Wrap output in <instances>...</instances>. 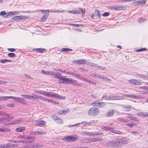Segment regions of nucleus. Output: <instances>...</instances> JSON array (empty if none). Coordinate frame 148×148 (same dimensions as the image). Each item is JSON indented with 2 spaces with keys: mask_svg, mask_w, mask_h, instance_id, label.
Wrapping results in <instances>:
<instances>
[{
  "mask_svg": "<svg viewBox=\"0 0 148 148\" xmlns=\"http://www.w3.org/2000/svg\"><path fill=\"white\" fill-rule=\"evenodd\" d=\"M143 112H139L137 113V115L138 116L143 117Z\"/></svg>",
  "mask_w": 148,
  "mask_h": 148,
  "instance_id": "47",
  "label": "nucleus"
},
{
  "mask_svg": "<svg viewBox=\"0 0 148 148\" xmlns=\"http://www.w3.org/2000/svg\"><path fill=\"white\" fill-rule=\"evenodd\" d=\"M98 101H95L94 102H93L91 103V105L94 106H97V103H98Z\"/></svg>",
  "mask_w": 148,
  "mask_h": 148,
  "instance_id": "55",
  "label": "nucleus"
},
{
  "mask_svg": "<svg viewBox=\"0 0 148 148\" xmlns=\"http://www.w3.org/2000/svg\"><path fill=\"white\" fill-rule=\"evenodd\" d=\"M113 96H105L102 97V99L105 100H113Z\"/></svg>",
  "mask_w": 148,
  "mask_h": 148,
  "instance_id": "26",
  "label": "nucleus"
},
{
  "mask_svg": "<svg viewBox=\"0 0 148 148\" xmlns=\"http://www.w3.org/2000/svg\"><path fill=\"white\" fill-rule=\"evenodd\" d=\"M86 142L89 143L90 142H92V138H86L85 139Z\"/></svg>",
  "mask_w": 148,
  "mask_h": 148,
  "instance_id": "52",
  "label": "nucleus"
},
{
  "mask_svg": "<svg viewBox=\"0 0 148 148\" xmlns=\"http://www.w3.org/2000/svg\"><path fill=\"white\" fill-rule=\"evenodd\" d=\"M107 8L109 10H123L124 7H123L120 6H107Z\"/></svg>",
  "mask_w": 148,
  "mask_h": 148,
  "instance_id": "8",
  "label": "nucleus"
},
{
  "mask_svg": "<svg viewBox=\"0 0 148 148\" xmlns=\"http://www.w3.org/2000/svg\"><path fill=\"white\" fill-rule=\"evenodd\" d=\"M124 96H113V100H122L124 99Z\"/></svg>",
  "mask_w": 148,
  "mask_h": 148,
  "instance_id": "21",
  "label": "nucleus"
},
{
  "mask_svg": "<svg viewBox=\"0 0 148 148\" xmlns=\"http://www.w3.org/2000/svg\"><path fill=\"white\" fill-rule=\"evenodd\" d=\"M73 63H75L77 64H79V60H73Z\"/></svg>",
  "mask_w": 148,
  "mask_h": 148,
  "instance_id": "46",
  "label": "nucleus"
},
{
  "mask_svg": "<svg viewBox=\"0 0 148 148\" xmlns=\"http://www.w3.org/2000/svg\"><path fill=\"white\" fill-rule=\"evenodd\" d=\"M97 67H96L97 68H99L101 69H102V70H105L106 69V68L105 67L102 66H99L98 64V66H97Z\"/></svg>",
  "mask_w": 148,
  "mask_h": 148,
  "instance_id": "58",
  "label": "nucleus"
},
{
  "mask_svg": "<svg viewBox=\"0 0 148 148\" xmlns=\"http://www.w3.org/2000/svg\"><path fill=\"white\" fill-rule=\"evenodd\" d=\"M134 116L132 115H128L127 116V117L130 119H131L132 120L134 118Z\"/></svg>",
  "mask_w": 148,
  "mask_h": 148,
  "instance_id": "62",
  "label": "nucleus"
},
{
  "mask_svg": "<svg viewBox=\"0 0 148 148\" xmlns=\"http://www.w3.org/2000/svg\"><path fill=\"white\" fill-rule=\"evenodd\" d=\"M52 117L53 119L56 121L57 123L60 124H62L63 123V120L61 118L55 115H53Z\"/></svg>",
  "mask_w": 148,
  "mask_h": 148,
  "instance_id": "7",
  "label": "nucleus"
},
{
  "mask_svg": "<svg viewBox=\"0 0 148 148\" xmlns=\"http://www.w3.org/2000/svg\"><path fill=\"white\" fill-rule=\"evenodd\" d=\"M25 139L28 140L30 143H31L34 142L35 138L33 136H28L26 137Z\"/></svg>",
  "mask_w": 148,
  "mask_h": 148,
  "instance_id": "20",
  "label": "nucleus"
},
{
  "mask_svg": "<svg viewBox=\"0 0 148 148\" xmlns=\"http://www.w3.org/2000/svg\"><path fill=\"white\" fill-rule=\"evenodd\" d=\"M128 82L130 84L137 85H140L142 83L135 79H131L128 80Z\"/></svg>",
  "mask_w": 148,
  "mask_h": 148,
  "instance_id": "11",
  "label": "nucleus"
},
{
  "mask_svg": "<svg viewBox=\"0 0 148 148\" xmlns=\"http://www.w3.org/2000/svg\"><path fill=\"white\" fill-rule=\"evenodd\" d=\"M32 148H42L43 147V145L40 144H35L32 145Z\"/></svg>",
  "mask_w": 148,
  "mask_h": 148,
  "instance_id": "15",
  "label": "nucleus"
},
{
  "mask_svg": "<svg viewBox=\"0 0 148 148\" xmlns=\"http://www.w3.org/2000/svg\"><path fill=\"white\" fill-rule=\"evenodd\" d=\"M50 10H46L45 13L44 14L41 18V21L42 22H44L49 15V13Z\"/></svg>",
  "mask_w": 148,
  "mask_h": 148,
  "instance_id": "9",
  "label": "nucleus"
},
{
  "mask_svg": "<svg viewBox=\"0 0 148 148\" xmlns=\"http://www.w3.org/2000/svg\"><path fill=\"white\" fill-rule=\"evenodd\" d=\"M27 17V16H14L12 18V19L17 21H18L22 19H26Z\"/></svg>",
  "mask_w": 148,
  "mask_h": 148,
  "instance_id": "10",
  "label": "nucleus"
},
{
  "mask_svg": "<svg viewBox=\"0 0 148 148\" xmlns=\"http://www.w3.org/2000/svg\"><path fill=\"white\" fill-rule=\"evenodd\" d=\"M21 96L24 97L25 98L30 99L32 100H34V96H33L24 95H21Z\"/></svg>",
  "mask_w": 148,
  "mask_h": 148,
  "instance_id": "24",
  "label": "nucleus"
},
{
  "mask_svg": "<svg viewBox=\"0 0 148 148\" xmlns=\"http://www.w3.org/2000/svg\"><path fill=\"white\" fill-rule=\"evenodd\" d=\"M47 95L48 97H53L55 99H64L65 98V97H63L61 95H59L58 94L52 92H48Z\"/></svg>",
  "mask_w": 148,
  "mask_h": 148,
  "instance_id": "4",
  "label": "nucleus"
},
{
  "mask_svg": "<svg viewBox=\"0 0 148 148\" xmlns=\"http://www.w3.org/2000/svg\"><path fill=\"white\" fill-rule=\"evenodd\" d=\"M7 116L8 118L10 119H12L14 118V116H11L9 114H7Z\"/></svg>",
  "mask_w": 148,
  "mask_h": 148,
  "instance_id": "61",
  "label": "nucleus"
},
{
  "mask_svg": "<svg viewBox=\"0 0 148 148\" xmlns=\"http://www.w3.org/2000/svg\"><path fill=\"white\" fill-rule=\"evenodd\" d=\"M105 106V103L103 102H98L97 105V106L99 108H102Z\"/></svg>",
  "mask_w": 148,
  "mask_h": 148,
  "instance_id": "22",
  "label": "nucleus"
},
{
  "mask_svg": "<svg viewBox=\"0 0 148 148\" xmlns=\"http://www.w3.org/2000/svg\"><path fill=\"white\" fill-rule=\"evenodd\" d=\"M35 97H34L33 99L34 100H36V101H38V100L40 99V96H37V95H36L35 94L33 95Z\"/></svg>",
  "mask_w": 148,
  "mask_h": 148,
  "instance_id": "40",
  "label": "nucleus"
},
{
  "mask_svg": "<svg viewBox=\"0 0 148 148\" xmlns=\"http://www.w3.org/2000/svg\"><path fill=\"white\" fill-rule=\"evenodd\" d=\"M34 123L36 126L40 127H43L46 125V122L44 121L37 120L35 121Z\"/></svg>",
  "mask_w": 148,
  "mask_h": 148,
  "instance_id": "6",
  "label": "nucleus"
},
{
  "mask_svg": "<svg viewBox=\"0 0 148 148\" xmlns=\"http://www.w3.org/2000/svg\"><path fill=\"white\" fill-rule=\"evenodd\" d=\"M68 12L70 13H72L73 14H79L80 13V12L79 11L76 10H69Z\"/></svg>",
  "mask_w": 148,
  "mask_h": 148,
  "instance_id": "31",
  "label": "nucleus"
},
{
  "mask_svg": "<svg viewBox=\"0 0 148 148\" xmlns=\"http://www.w3.org/2000/svg\"><path fill=\"white\" fill-rule=\"evenodd\" d=\"M86 65H88V66H91L94 67H97L98 64H96L91 62H89L88 61H87Z\"/></svg>",
  "mask_w": 148,
  "mask_h": 148,
  "instance_id": "19",
  "label": "nucleus"
},
{
  "mask_svg": "<svg viewBox=\"0 0 148 148\" xmlns=\"http://www.w3.org/2000/svg\"><path fill=\"white\" fill-rule=\"evenodd\" d=\"M110 15V13L108 12H105L103 14V16H107Z\"/></svg>",
  "mask_w": 148,
  "mask_h": 148,
  "instance_id": "53",
  "label": "nucleus"
},
{
  "mask_svg": "<svg viewBox=\"0 0 148 148\" xmlns=\"http://www.w3.org/2000/svg\"><path fill=\"white\" fill-rule=\"evenodd\" d=\"M43 91H42L40 90H37L35 92L39 93L40 94L42 95L43 93Z\"/></svg>",
  "mask_w": 148,
  "mask_h": 148,
  "instance_id": "60",
  "label": "nucleus"
},
{
  "mask_svg": "<svg viewBox=\"0 0 148 148\" xmlns=\"http://www.w3.org/2000/svg\"><path fill=\"white\" fill-rule=\"evenodd\" d=\"M145 19L143 18H141L138 19V22L139 23H142L145 21Z\"/></svg>",
  "mask_w": 148,
  "mask_h": 148,
  "instance_id": "48",
  "label": "nucleus"
},
{
  "mask_svg": "<svg viewBox=\"0 0 148 148\" xmlns=\"http://www.w3.org/2000/svg\"><path fill=\"white\" fill-rule=\"evenodd\" d=\"M123 107L124 108V110L127 112L130 111L132 109L131 106L130 105H128L127 106H123Z\"/></svg>",
  "mask_w": 148,
  "mask_h": 148,
  "instance_id": "17",
  "label": "nucleus"
},
{
  "mask_svg": "<svg viewBox=\"0 0 148 148\" xmlns=\"http://www.w3.org/2000/svg\"><path fill=\"white\" fill-rule=\"evenodd\" d=\"M70 110L69 109H65L64 110H60L58 111V113L60 114H67V112H69Z\"/></svg>",
  "mask_w": 148,
  "mask_h": 148,
  "instance_id": "18",
  "label": "nucleus"
},
{
  "mask_svg": "<svg viewBox=\"0 0 148 148\" xmlns=\"http://www.w3.org/2000/svg\"><path fill=\"white\" fill-rule=\"evenodd\" d=\"M147 49L145 48H143L139 49L137 50L136 51L138 52L143 51L147 50Z\"/></svg>",
  "mask_w": 148,
  "mask_h": 148,
  "instance_id": "43",
  "label": "nucleus"
},
{
  "mask_svg": "<svg viewBox=\"0 0 148 148\" xmlns=\"http://www.w3.org/2000/svg\"><path fill=\"white\" fill-rule=\"evenodd\" d=\"M81 71H84V72H87L88 71V70L83 68H81Z\"/></svg>",
  "mask_w": 148,
  "mask_h": 148,
  "instance_id": "56",
  "label": "nucleus"
},
{
  "mask_svg": "<svg viewBox=\"0 0 148 148\" xmlns=\"http://www.w3.org/2000/svg\"><path fill=\"white\" fill-rule=\"evenodd\" d=\"M72 50L71 49H70L67 48H63L61 49L62 52H66L67 51H72Z\"/></svg>",
  "mask_w": 148,
  "mask_h": 148,
  "instance_id": "39",
  "label": "nucleus"
},
{
  "mask_svg": "<svg viewBox=\"0 0 148 148\" xmlns=\"http://www.w3.org/2000/svg\"><path fill=\"white\" fill-rule=\"evenodd\" d=\"M102 139L101 138H92V142H96L97 141H101Z\"/></svg>",
  "mask_w": 148,
  "mask_h": 148,
  "instance_id": "34",
  "label": "nucleus"
},
{
  "mask_svg": "<svg viewBox=\"0 0 148 148\" xmlns=\"http://www.w3.org/2000/svg\"><path fill=\"white\" fill-rule=\"evenodd\" d=\"M109 131H110L112 133H114L115 130L114 128L110 127Z\"/></svg>",
  "mask_w": 148,
  "mask_h": 148,
  "instance_id": "63",
  "label": "nucleus"
},
{
  "mask_svg": "<svg viewBox=\"0 0 148 148\" xmlns=\"http://www.w3.org/2000/svg\"><path fill=\"white\" fill-rule=\"evenodd\" d=\"M74 76L75 77L81 80H83V79H84V77L83 76L78 74H74Z\"/></svg>",
  "mask_w": 148,
  "mask_h": 148,
  "instance_id": "28",
  "label": "nucleus"
},
{
  "mask_svg": "<svg viewBox=\"0 0 148 148\" xmlns=\"http://www.w3.org/2000/svg\"><path fill=\"white\" fill-rule=\"evenodd\" d=\"M81 134L84 135L91 136V132H83L81 133Z\"/></svg>",
  "mask_w": 148,
  "mask_h": 148,
  "instance_id": "32",
  "label": "nucleus"
},
{
  "mask_svg": "<svg viewBox=\"0 0 148 148\" xmlns=\"http://www.w3.org/2000/svg\"><path fill=\"white\" fill-rule=\"evenodd\" d=\"M70 25L71 26H72L74 27H79L80 26V24H70Z\"/></svg>",
  "mask_w": 148,
  "mask_h": 148,
  "instance_id": "54",
  "label": "nucleus"
},
{
  "mask_svg": "<svg viewBox=\"0 0 148 148\" xmlns=\"http://www.w3.org/2000/svg\"><path fill=\"white\" fill-rule=\"evenodd\" d=\"M15 54L14 53H9L8 54V56L10 57H14L15 56Z\"/></svg>",
  "mask_w": 148,
  "mask_h": 148,
  "instance_id": "44",
  "label": "nucleus"
},
{
  "mask_svg": "<svg viewBox=\"0 0 148 148\" xmlns=\"http://www.w3.org/2000/svg\"><path fill=\"white\" fill-rule=\"evenodd\" d=\"M8 50L10 52H14L15 51L16 49L13 48H9L8 49Z\"/></svg>",
  "mask_w": 148,
  "mask_h": 148,
  "instance_id": "64",
  "label": "nucleus"
},
{
  "mask_svg": "<svg viewBox=\"0 0 148 148\" xmlns=\"http://www.w3.org/2000/svg\"><path fill=\"white\" fill-rule=\"evenodd\" d=\"M87 60L84 59H81L79 60V64H86Z\"/></svg>",
  "mask_w": 148,
  "mask_h": 148,
  "instance_id": "30",
  "label": "nucleus"
},
{
  "mask_svg": "<svg viewBox=\"0 0 148 148\" xmlns=\"http://www.w3.org/2000/svg\"><path fill=\"white\" fill-rule=\"evenodd\" d=\"M79 9L81 10L82 13V16H84V15L85 13V10L84 9H82V8H80Z\"/></svg>",
  "mask_w": 148,
  "mask_h": 148,
  "instance_id": "45",
  "label": "nucleus"
},
{
  "mask_svg": "<svg viewBox=\"0 0 148 148\" xmlns=\"http://www.w3.org/2000/svg\"><path fill=\"white\" fill-rule=\"evenodd\" d=\"M61 80L62 81V84H73L74 85H76L77 86H80L81 85L77 83L76 81L74 79H72L71 78H68L65 77V76H62L61 78Z\"/></svg>",
  "mask_w": 148,
  "mask_h": 148,
  "instance_id": "1",
  "label": "nucleus"
},
{
  "mask_svg": "<svg viewBox=\"0 0 148 148\" xmlns=\"http://www.w3.org/2000/svg\"><path fill=\"white\" fill-rule=\"evenodd\" d=\"M99 112V109L95 107H92L90 109L88 113L90 115L96 116Z\"/></svg>",
  "mask_w": 148,
  "mask_h": 148,
  "instance_id": "3",
  "label": "nucleus"
},
{
  "mask_svg": "<svg viewBox=\"0 0 148 148\" xmlns=\"http://www.w3.org/2000/svg\"><path fill=\"white\" fill-rule=\"evenodd\" d=\"M114 112V110H112L107 112L105 114V115L108 117H111L112 116Z\"/></svg>",
  "mask_w": 148,
  "mask_h": 148,
  "instance_id": "16",
  "label": "nucleus"
},
{
  "mask_svg": "<svg viewBox=\"0 0 148 148\" xmlns=\"http://www.w3.org/2000/svg\"><path fill=\"white\" fill-rule=\"evenodd\" d=\"M148 116V112H143V117H145Z\"/></svg>",
  "mask_w": 148,
  "mask_h": 148,
  "instance_id": "59",
  "label": "nucleus"
},
{
  "mask_svg": "<svg viewBox=\"0 0 148 148\" xmlns=\"http://www.w3.org/2000/svg\"><path fill=\"white\" fill-rule=\"evenodd\" d=\"M81 124H84L85 125H88V124H89V123H88V122H87V121H82L81 122Z\"/></svg>",
  "mask_w": 148,
  "mask_h": 148,
  "instance_id": "57",
  "label": "nucleus"
},
{
  "mask_svg": "<svg viewBox=\"0 0 148 148\" xmlns=\"http://www.w3.org/2000/svg\"><path fill=\"white\" fill-rule=\"evenodd\" d=\"M14 104L12 103H10L7 104V106L11 108H13Z\"/></svg>",
  "mask_w": 148,
  "mask_h": 148,
  "instance_id": "51",
  "label": "nucleus"
},
{
  "mask_svg": "<svg viewBox=\"0 0 148 148\" xmlns=\"http://www.w3.org/2000/svg\"><path fill=\"white\" fill-rule=\"evenodd\" d=\"M100 79H102L105 80L107 81L108 82H111L112 81V80L111 79L109 78H108L107 77H103L101 75H99V78Z\"/></svg>",
  "mask_w": 148,
  "mask_h": 148,
  "instance_id": "29",
  "label": "nucleus"
},
{
  "mask_svg": "<svg viewBox=\"0 0 148 148\" xmlns=\"http://www.w3.org/2000/svg\"><path fill=\"white\" fill-rule=\"evenodd\" d=\"M121 145H125L128 143V141L127 140H122L120 141Z\"/></svg>",
  "mask_w": 148,
  "mask_h": 148,
  "instance_id": "33",
  "label": "nucleus"
},
{
  "mask_svg": "<svg viewBox=\"0 0 148 148\" xmlns=\"http://www.w3.org/2000/svg\"><path fill=\"white\" fill-rule=\"evenodd\" d=\"M34 134L37 135H42L46 134L45 132H43L41 131H35L32 132Z\"/></svg>",
  "mask_w": 148,
  "mask_h": 148,
  "instance_id": "23",
  "label": "nucleus"
},
{
  "mask_svg": "<svg viewBox=\"0 0 148 148\" xmlns=\"http://www.w3.org/2000/svg\"><path fill=\"white\" fill-rule=\"evenodd\" d=\"M140 89H142L143 90H148V87L147 86H140Z\"/></svg>",
  "mask_w": 148,
  "mask_h": 148,
  "instance_id": "50",
  "label": "nucleus"
},
{
  "mask_svg": "<svg viewBox=\"0 0 148 148\" xmlns=\"http://www.w3.org/2000/svg\"><path fill=\"white\" fill-rule=\"evenodd\" d=\"M118 120L119 121H121V122L124 123H128L129 122L128 121H126L124 119H123L121 118H119L118 119Z\"/></svg>",
  "mask_w": 148,
  "mask_h": 148,
  "instance_id": "37",
  "label": "nucleus"
},
{
  "mask_svg": "<svg viewBox=\"0 0 148 148\" xmlns=\"http://www.w3.org/2000/svg\"><path fill=\"white\" fill-rule=\"evenodd\" d=\"M78 137L77 136H68L63 138V140L65 141L69 142H72L76 141L78 140Z\"/></svg>",
  "mask_w": 148,
  "mask_h": 148,
  "instance_id": "2",
  "label": "nucleus"
},
{
  "mask_svg": "<svg viewBox=\"0 0 148 148\" xmlns=\"http://www.w3.org/2000/svg\"><path fill=\"white\" fill-rule=\"evenodd\" d=\"M42 72L45 74V75H51V72H50L49 71H45L44 70H42Z\"/></svg>",
  "mask_w": 148,
  "mask_h": 148,
  "instance_id": "36",
  "label": "nucleus"
},
{
  "mask_svg": "<svg viewBox=\"0 0 148 148\" xmlns=\"http://www.w3.org/2000/svg\"><path fill=\"white\" fill-rule=\"evenodd\" d=\"M40 99L41 100L45 101H46L47 100V98L44 97H42L41 96H40Z\"/></svg>",
  "mask_w": 148,
  "mask_h": 148,
  "instance_id": "49",
  "label": "nucleus"
},
{
  "mask_svg": "<svg viewBox=\"0 0 148 148\" xmlns=\"http://www.w3.org/2000/svg\"><path fill=\"white\" fill-rule=\"evenodd\" d=\"M136 124L134 123H128L126 124L127 125L129 126L130 127H132L136 125Z\"/></svg>",
  "mask_w": 148,
  "mask_h": 148,
  "instance_id": "42",
  "label": "nucleus"
},
{
  "mask_svg": "<svg viewBox=\"0 0 148 148\" xmlns=\"http://www.w3.org/2000/svg\"><path fill=\"white\" fill-rule=\"evenodd\" d=\"M10 98L13 99H14L16 100H18L19 99H20L21 100H23V98H20L17 97H13V96H0V101L1 100H7L8 99Z\"/></svg>",
  "mask_w": 148,
  "mask_h": 148,
  "instance_id": "5",
  "label": "nucleus"
},
{
  "mask_svg": "<svg viewBox=\"0 0 148 148\" xmlns=\"http://www.w3.org/2000/svg\"><path fill=\"white\" fill-rule=\"evenodd\" d=\"M114 146L116 147H119L121 145L120 141H115Z\"/></svg>",
  "mask_w": 148,
  "mask_h": 148,
  "instance_id": "35",
  "label": "nucleus"
},
{
  "mask_svg": "<svg viewBox=\"0 0 148 148\" xmlns=\"http://www.w3.org/2000/svg\"><path fill=\"white\" fill-rule=\"evenodd\" d=\"M51 73V75H53L55 77L59 79L60 80L62 77L61 76L62 74L60 73L56 72V73H55L54 74H53V73Z\"/></svg>",
  "mask_w": 148,
  "mask_h": 148,
  "instance_id": "14",
  "label": "nucleus"
},
{
  "mask_svg": "<svg viewBox=\"0 0 148 148\" xmlns=\"http://www.w3.org/2000/svg\"><path fill=\"white\" fill-rule=\"evenodd\" d=\"M12 147V145L10 144H0V148H9Z\"/></svg>",
  "mask_w": 148,
  "mask_h": 148,
  "instance_id": "13",
  "label": "nucleus"
},
{
  "mask_svg": "<svg viewBox=\"0 0 148 148\" xmlns=\"http://www.w3.org/2000/svg\"><path fill=\"white\" fill-rule=\"evenodd\" d=\"M34 50L36 51L41 53L45 52V51H46L45 49L42 48L36 49H34Z\"/></svg>",
  "mask_w": 148,
  "mask_h": 148,
  "instance_id": "27",
  "label": "nucleus"
},
{
  "mask_svg": "<svg viewBox=\"0 0 148 148\" xmlns=\"http://www.w3.org/2000/svg\"><path fill=\"white\" fill-rule=\"evenodd\" d=\"M0 132H9L10 131V129L8 128H0Z\"/></svg>",
  "mask_w": 148,
  "mask_h": 148,
  "instance_id": "38",
  "label": "nucleus"
},
{
  "mask_svg": "<svg viewBox=\"0 0 148 148\" xmlns=\"http://www.w3.org/2000/svg\"><path fill=\"white\" fill-rule=\"evenodd\" d=\"M123 96L125 97H129L133 99H139L140 97L137 95H134L125 94L123 95Z\"/></svg>",
  "mask_w": 148,
  "mask_h": 148,
  "instance_id": "12",
  "label": "nucleus"
},
{
  "mask_svg": "<svg viewBox=\"0 0 148 148\" xmlns=\"http://www.w3.org/2000/svg\"><path fill=\"white\" fill-rule=\"evenodd\" d=\"M115 141H111L109 142V145L112 146H114L115 144Z\"/></svg>",
  "mask_w": 148,
  "mask_h": 148,
  "instance_id": "41",
  "label": "nucleus"
},
{
  "mask_svg": "<svg viewBox=\"0 0 148 148\" xmlns=\"http://www.w3.org/2000/svg\"><path fill=\"white\" fill-rule=\"evenodd\" d=\"M25 129V127H21L17 128L15 130L17 132H21Z\"/></svg>",
  "mask_w": 148,
  "mask_h": 148,
  "instance_id": "25",
  "label": "nucleus"
}]
</instances>
